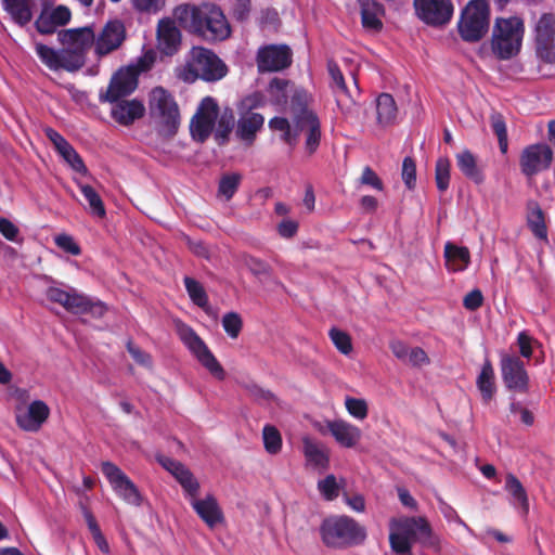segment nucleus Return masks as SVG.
Segmentation results:
<instances>
[{"label":"nucleus","instance_id":"1","mask_svg":"<svg viewBox=\"0 0 555 555\" xmlns=\"http://www.w3.org/2000/svg\"><path fill=\"white\" fill-rule=\"evenodd\" d=\"M173 16L182 27L205 41H223L231 36V26L223 11L214 3L180 4Z\"/></svg>","mask_w":555,"mask_h":555},{"label":"nucleus","instance_id":"2","mask_svg":"<svg viewBox=\"0 0 555 555\" xmlns=\"http://www.w3.org/2000/svg\"><path fill=\"white\" fill-rule=\"evenodd\" d=\"M319 531L323 544L334 550H346L361 545L367 537L365 527L346 515L324 518Z\"/></svg>","mask_w":555,"mask_h":555},{"label":"nucleus","instance_id":"3","mask_svg":"<svg viewBox=\"0 0 555 555\" xmlns=\"http://www.w3.org/2000/svg\"><path fill=\"white\" fill-rule=\"evenodd\" d=\"M524 23L520 18H496L491 49L499 60H509L517 55L521 48Z\"/></svg>","mask_w":555,"mask_h":555},{"label":"nucleus","instance_id":"4","mask_svg":"<svg viewBox=\"0 0 555 555\" xmlns=\"http://www.w3.org/2000/svg\"><path fill=\"white\" fill-rule=\"evenodd\" d=\"M490 26V7L486 0H470L461 12L457 31L465 42L480 41Z\"/></svg>","mask_w":555,"mask_h":555},{"label":"nucleus","instance_id":"5","mask_svg":"<svg viewBox=\"0 0 555 555\" xmlns=\"http://www.w3.org/2000/svg\"><path fill=\"white\" fill-rule=\"evenodd\" d=\"M176 330L179 338L196 358V360L218 380H223L227 376L224 369L210 351L206 343L198 334L186 323L176 322Z\"/></svg>","mask_w":555,"mask_h":555},{"label":"nucleus","instance_id":"6","mask_svg":"<svg viewBox=\"0 0 555 555\" xmlns=\"http://www.w3.org/2000/svg\"><path fill=\"white\" fill-rule=\"evenodd\" d=\"M186 70L192 80L199 78L205 81H217L227 75L228 67L212 51L194 47L186 63Z\"/></svg>","mask_w":555,"mask_h":555},{"label":"nucleus","instance_id":"7","mask_svg":"<svg viewBox=\"0 0 555 555\" xmlns=\"http://www.w3.org/2000/svg\"><path fill=\"white\" fill-rule=\"evenodd\" d=\"M152 114L162 117L160 134L166 138H172L180 125V113L175 98L163 87H155L150 93L149 101Z\"/></svg>","mask_w":555,"mask_h":555},{"label":"nucleus","instance_id":"8","mask_svg":"<svg viewBox=\"0 0 555 555\" xmlns=\"http://www.w3.org/2000/svg\"><path fill=\"white\" fill-rule=\"evenodd\" d=\"M389 527L390 530H397L404 534L410 541L414 540L425 547L433 548L436 552L440 551V537L433 531L425 517L391 518Z\"/></svg>","mask_w":555,"mask_h":555},{"label":"nucleus","instance_id":"9","mask_svg":"<svg viewBox=\"0 0 555 555\" xmlns=\"http://www.w3.org/2000/svg\"><path fill=\"white\" fill-rule=\"evenodd\" d=\"M46 296L50 301L61 305L74 314L92 313L102 317L106 311V307L102 302H94L87 296L69 293L59 287H49Z\"/></svg>","mask_w":555,"mask_h":555},{"label":"nucleus","instance_id":"10","mask_svg":"<svg viewBox=\"0 0 555 555\" xmlns=\"http://www.w3.org/2000/svg\"><path fill=\"white\" fill-rule=\"evenodd\" d=\"M416 16L426 25H447L454 13L452 0H413Z\"/></svg>","mask_w":555,"mask_h":555},{"label":"nucleus","instance_id":"11","mask_svg":"<svg viewBox=\"0 0 555 555\" xmlns=\"http://www.w3.org/2000/svg\"><path fill=\"white\" fill-rule=\"evenodd\" d=\"M101 470L118 496L128 504L141 505L142 495L138 487L117 465L112 462H103Z\"/></svg>","mask_w":555,"mask_h":555},{"label":"nucleus","instance_id":"12","mask_svg":"<svg viewBox=\"0 0 555 555\" xmlns=\"http://www.w3.org/2000/svg\"><path fill=\"white\" fill-rule=\"evenodd\" d=\"M218 104L212 98L207 96L201 102L190 125L192 137L197 142L204 143L210 137L218 118Z\"/></svg>","mask_w":555,"mask_h":555},{"label":"nucleus","instance_id":"13","mask_svg":"<svg viewBox=\"0 0 555 555\" xmlns=\"http://www.w3.org/2000/svg\"><path fill=\"white\" fill-rule=\"evenodd\" d=\"M127 38L126 26L118 18L109 20L105 23L101 31L95 35L94 53L99 57L108 55L118 50Z\"/></svg>","mask_w":555,"mask_h":555},{"label":"nucleus","instance_id":"14","mask_svg":"<svg viewBox=\"0 0 555 555\" xmlns=\"http://www.w3.org/2000/svg\"><path fill=\"white\" fill-rule=\"evenodd\" d=\"M535 53L546 63L555 62V15L543 14L535 26Z\"/></svg>","mask_w":555,"mask_h":555},{"label":"nucleus","instance_id":"15","mask_svg":"<svg viewBox=\"0 0 555 555\" xmlns=\"http://www.w3.org/2000/svg\"><path fill=\"white\" fill-rule=\"evenodd\" d=\"M553 160V152L547 144L537 143L528 145L520 155L519 165L521 172L532 177L547 170Z\"/></svg>","mask_w":555,"mask_h":555},{"label":"nucleus","instance_id":"16","mask_svg":"<svg viewBox=\"0 0 555 555\" xmlns=\"http://www.w3.org/2000/svg\"><path fill=\"white\" fill-rule=\"evenodd\" d=\"M502 379L506 388L519 392L528 391L529 376L524 361L515 354H503L500 361Z\"/></svg>","mask_w":555,"mask_h":555},{"label":"nucleus","instance_id":"17","mask_svg":"<svg viewBox=\"0 0 555 555\" xmlns=\"http://www.w3.org/2000/svg\"><path fill=\"white\" fill-rule=\"evenodd\" d=\"M256 61L259 73L280 72L291 66L292 51L284 44L266 46L259 49Z\"/></svg>","mask_w":555,"mask_h":555},{"label":"nucleus","instance_id":"18","mask_svg":"<svg viewBox=\"0 0 555 555\" xmlns=\"http://www.w3.org/2000/svg\"><path fill=\"white\" fill-rule=\"evenodd\" d=\"M157 460L179 482L185 498H189L191 501L193 498L198 496L201 485L193 473L183 463L168 456H159Z\"/></svg>","mask_w":555,"mask_h":555},{"label":"nucleus","instance_id":"19","mask_svg":"<svg viewBox=\"0 0 555 555\" xmlns=\"http://www.w3.org/2000/svg\"><path fill=\"white\" fill-rule=\"evenodd\" d=\"M157 460L179 482L185 498H189L191 501L193 498L198 496L201 485L193 473L183 463L168 456H159Z\"/></svg>","mask_w":555,"mask_h":555},{"label":"nucleus","instance_id":"20","mask_svg":"<svg viewBox=\"0 0 555 555\" xmlns=\"http://www.w3.org/2000/svg\"><path fill=\"white\" fill-rule=\"evenodd\" d=\"M137 87L138 77L135 76V72L128 67L119 69L113 75L106 92L100 94V101L109 103L117 102L121 98L131 94Z\"/></svg>","mask_w":555,"mask_h":555},{"label":"nucleus","instance_id":"21","mask_svg":"<svg viewBox=\"0 0 555 555\" xmlns=\"http://www.w3.org/2000/svg\"><path fill=\"white\" fill-rule=\"evenodd\" d=\"M49 415L50 409L48 404L42 400H35L29 404L26 412L17 409L15 422L22 430L36 433L46 423Z\"/></svg>","mask_w":555,"mask_h":555},{"label":"nucleus","instance_id":"22","mask_svg":"<svg viewBox=\"0 0 555 555\" xmlns=\"http://www.w3.org/2000/svg\"><path fill=\"white\" fill-rule=\"evenodd\" d=\"M295 124V133L299 132L306 134L305 149L309 155L317 152L321 142V122L315 113H305L300 116Z\"/></svg>","mask_w":555,"mask_h":555},{"label":"nucleus","instance_id":"23","mask_svg":"<svg viewBox=\"0 0 555 555\" xmlns=\"http://www.w3.org/2000/svg\"><path fill=\"white\" fill-rule=\"evenodd\" d=\"M59 40L62 44L81 51L85 55L89 49L95 48V34L92 26L62 30L59 33Z\"/></svg>","mask_w":555,"mask_h":555},{"label":"nucleus","instance_id":"24","mask_svg":"<svg viewBox=\"0 0 555 555\" xmlns=\"http://www.w3.org/2000/svg\"><path fill=\"white\" fill-rule=\"evenodd\" d=\"M72 17L70 10L65 5H57L52 11L42 10L35 22V27L42 35L55 33L60 26H65Z\"/></svg>","mask_w":555,"mask_h":555},{"label":"nucleus","instance_id":"25","mask_svg":"<svg viewBox=\"0 0 555 555\" xmlns=\"http://www.w3.org/2000/svg\"><path fill=\"white\" fill-rule=\"evenodd\" d=\"M326 427L335 441L347 449L354 448L362 438L361 429L344 420L327 421Z\"/></svg>","mask_w":555,"mask_h":555},{"label":"nucleus","instance_id":"26","mask_svg":"<svg viewBox=\"0 0 555 555\" xmlns=\"http://www.w3.org/2000/svg\"><path fill=\"white\" fill-rule=\"evenodd\" d=\"M191 506L197 516L209 527L215 528L224 521L223 512L220 508L217 499L212 494L206 495L204 499L193 498L190 501Z\"/></svg>","mask_w":555,"mask_h":555},{"label":"nucleus","instance_id":"27","mask_svg":"<svg viewBox=\"0 0 555 555\" xmlns=\"http://www.w3.org/2000/svg\"><path fill=\"white\" fill-rule=\"evenodd\" d=\"M158 48L166 55L175 54L181 44V33L171 20H162L157 26Z\"/></svg>","mask_w":555,"mask_h":555},{"label":"nucleus","instance_id":"28","mask_svg":"<svg viewBox=\"0 0 555 555\" xmlns=\"http://www.w3.org/2000/svg\"><path fill=\"white\" fill-rule=\"evenodd\" d=\"M364 29L378 33L383 29L384 5L377 0H358Z\"/></svg>","mask_w":555,"mask_h":555},{"label":"nucleus","instance_id":"29","mask_svg":"<svg viewBox=\"0 0 555 555\" xmlns=\"http://www.w3.org/2000/svg\"><path fill=\"white\" fill-rule=\"evenodd\" d=\"M115 105L112 108V117L115 121L122 126H129L134 122V120L143 117L145 113V107L143 103L139 100H118L114 102Z\"/></svg>","mask_w":555,"mask_h":555},{"label":"nucleus","instance_id":"30","mask_svg":"<svg viewBox=\"0 0 555 555\" xmlns=\"http://www.w3.org/2000/svg\"><path fill=\"white\" fill-rule=\"evenodd\" d=\"M264 117L261 114H240L237 121L236 135L251 144L257 132L263 127Z\"/></svg>","mask_w":555,"mask_h":555},{"label":"nucleus","instance_id":"31","mask_svg":"<svg viewBox=\"0 0 555 555\" xmlns=\"http://www.w3.org/2000/svg\"><path fill=\"white\" fill-rule=\"evenodd\" d=\"M33 2L34 0H2L4 11L22 27L33 20Z\"/></svg>","mask_w":555,"mask_h":555},{"label":"nucleus","instance_id":"32","mask_svg":"<svg viewBox=\"0 0 555 555\" xmlns=\"http://www.w3.org/2000/svg\"><path fill=\"white\" fill-rule=\"evenodd\" d=\"M444 258L447 267L452 271H463L470 262L469 249L465 246H457L451 242L444 245Z\"/></svg>","mask_w":555,"mask_h":555},{"label":"nucleus","instance_id":"33","mask_svg":"<svg viewBox=\"0 0 555 555\" xmlns=\"http://www.w3.org/2000/svg\"><path fill=\"white\" fill-rule=\"evenodd\" d=\"M455 157L459 169L466 178L477 184L485 181L483 172L477 165V158L469 150H463Z\"/></svg>","mask_w":555,"mask_h":555},{"label":"nucleus","instance_id":"34","mask_svg":"<svg viewBox=\"0 0 555 555\" xmlns=\"http://www.w3.org/2000/svg\"><path fill=\"white\" fill-rule=\"evenodd\" d=\"M527 224L532 234L539 240H547V228L545 224L544 212L535 201H529L527 204Z\"/></svg>","mask_w":555,"mask_h":555},{"label":"nucleus","instance_id":"35","mask_svg":"<svg viewBox=\"0 0 555 555\" xmlns=\"http://www.w3.org/2000/svg\"><path fill=\"white\" fill-rule=\"evenodd\" d=\"M294 86L295 83L289 79L280 77L272 78L267 87V92L270 96L271 103L279 106H285Z\"/></svg>","mask_w":555,"mask_h":555},{"label":"nucleus","instance_id":"36","mask_svg":"<svg viewBox=\"0 0 555 555\" xmlns=\"http://www.w3.org/2000/svg\"><path fill=\"white\" fill-rule=\"evenodd\" d=\"M494 370L492 363L489 359L482 364L481 371L477 377L476 384L481 393L482 400L487 403L489 402L496 390L494 383Z\"/></svg>","mask_w":555,"mask_h":555},{"label":"nucleus","instance_id":"37","mask_svg":"<svg viewBox=\"0 0 555 555\" xmlns=\"http://www.w3.org/2000/svg\"><path fill=\"white\" fill-rule=\"evenodd\" d=\"M395 99L389 93H382L376 99V118L380 126H388L393 122L397 116Z\"/></svg>","mask_w":555,"mask_h":555},{"label":"nucleus","instance_id":"38","mask_svg":"<svg viewBox=\"0 0 555 555\" xmlns=\"http://www.w3.org/2000/svg\"><path fill=\"white\" fill-rule=\"evenodd\" d=\"M306 460L315 467L327 469L330 465L328 454L309 437L302 439Z\"/></svg>","mask_w":555,"mask_h":555},{"label":"nucleus","instance_id":"39","mask_svg":"<svg viewBox=\"0 0 555 555\" xmlns=\"http://www.w3.org/2000/svg\"><path fill=\"white\" fill-rule=\"evenodd\" d=\"M86 63V55L81 51H77L69 47L60 51L59 69H65L67 72H77Z\"/></svg>","mask_w":555,"mask_h":555},{"label":"nucleus","instance_id":"40","mask_svg":"<svg viewBox=\"0 0 555 555\" xmlns=\"http://www.w3.org/2000/svg\"><path fill=\"white\" fill-rule=\"evenodd\" d=\"M505 490L518 502L524 514L529 512V500L520 480L514 474H507L505 478Z\"/></svg>","mask_w":555,"mask_h":555},{"label":"nucleus","instance_id":"41","mask_svg":"<svg viewBox=\"0 0 555 555\" xmlns=\"http://www.w3.org/2000/svg\"><path fill=\"white\" fill-rule=\"evenodd\" d=\"M241 261L249 272L260 281L269 279L272 274L271 266L257 257L243 254L241 256Z\"/></svg>","mask_w":555,"mask_h":555},{"label":"nucleus","instance_id":"42","mask_svg":"<svg viewBox=\"0 0 555 555\" xmlns=\"http://www.w3.org/2000/svg\"><path fill=\"white\" fill-rule=\"evenodd\" d=\"M490 126L493 133L498 138L499 149L502 154H506L508 150V137L506 122L501 113L493 112L490 115Z\"/></svg>","mask_w":555,"mask_h":555},{"label":"nucleus","instance_id":"43","mask_svg":"<svg viewBox=\"0 0 555 555\" xmlns=\"http://www.w3.org/2000/svg\"><path fill=\"white\" fill-rule=\"evenodd\" d=\"M185 289L189 297L197 307L205 309L208 307V296L203 285L193 278L185 276L183 279Z\"/></svg>","mask_w":555,"mask_h":555},{"label":"nucleus","instance_id":"44","mask_svg":"<svg viewBox=\"0 0 555 555\" xmlns=\"http://www.w3.org/2000/svg\"><path fill=\"white\" fill-rule=\"evenodd\" d=\"M234 125V115L231 109L224 111L218 118L215 131V140L218 145H224L229 141V135Z\"/></svg>","mask_w":555,"mask_h":555},{"label":"nucleus","instance_id":"45","mask_svg":"<svg viewBox=\"0 0 555 555\" xmlns=\"http://www.w3.org/2000/svg\"><path fill=\"white\" fill-rule=\"evenodd\" d=\"M243 176L238 172L224 173L219 181L218 193L227 201L231 199L240 188Z\"/></svg>","mask_w":555,"mask_h":555},{"label":"nucleus","instance_id":"46","mask_svg":"<svg viewBox=\"0 0 555 555\" xmlns=\"http://www.w3.org/2000/svg\"><path fill=\"white\" fill-rule=\"evenodd\" d=\"M289 98L291 111L294 115V121H296L300 116H304L305 113H313L308 108V94L304 89H299L294 86Z\"/></svg>","mask_w":555,"mask_h":555},{"label":"nucleus","instance_id":"47","mask_svg":"<svg viewBox=\"0 0 555 555\" xmlns=\"http://www.w3.org/2000/svg\"><path fill=\"white\" fill-rule=\"evenodd\" d=\"M79 189L87 199L92 215L104 218L106 215L104 203L99 193L89 184H79Z\"/></svg>","mask_w":555,"mask_h":555},{"label":"nucleus","instance_id":"48","mask_svg":"<svg viewBox=\"0 0 555 555\" xmlns=\"http://www.w3.org/2000/svg\"><path fill=\"white\" fill-rule=\"evenodd\" d=\"M264 450L272 455L278 454L282 449V436L273 425H266L262 429Z\"/></svg>","mask_w":555,"mask_h":555},{"label":"nucleus","instance_id":"49","mask_svg":"<svg viewBox=\"0 0 555 555\" xmlns=\"http://www.w3.org/2000/svg\"><path fill=\"white\" fill-rule=\"evenodd\" d=\"M450 169H451V164H450L449 158L440 157L437 159L436 167H435V180H436L437 189L440 192H446L449 189Z\"/></svg>","mask_w":555,"mask_h":555},{"label":"nucleus","instance_id":"50","mask_svg":"<svg viewBox=\"0 0 555 555\" xmlns=\"http://www.w3.org/2000/svg\"><path fill=\"white\" fill-rule=\"evenodd\" d=\"M269 127L271 130L281 131L282 140L289 144L295 145L297 143L298 134L295 130L292 131L289 121L285 117H273L269 120Z\"/></svg>","mask_w":555,"mask_h":555},{"label":"nucleus","instance_id":"51","mask_svg":"<svg viewBox=\"0 0 555 555\" xmlns=\"http://www.w3.org/2000/svg\"><path fill=\"white\" fill-rule=\"evenodd\" d=\"M59 154L62 158L70 166V168L83 176L88 173V168L81 158V156L77 153L74 146L68 143L64 149H62Z\"/></svg>","mask_w":555,"mask_h":555},{"label":"nucleus","instance_id":"52","mask_svg":"<svg viewBox=\"0 0 555 555\" xmlns=\"http://www.w3.org/2000/svg\"><path fill=\"white\" fill-rule=\"evenodd\" d=\"M328 337L340 353L349 356L352 352L351 336L347 332L332 327L328 331Z\"/></svg>","mask_w":555,"mask_h":555},{"label":"nucleus","instance_id":"53","mask_svg":"<svg viewBox=\"0 0 555 555\" xmlns=\"http://www.w3.org/2000/svg\"><path fill=\"white\" fill-rule=\"evenodd\" d=\"M266 96L260 91H255L244 96L237 104L238 114H255L253 109L264 106Z\"/></svg>","mask_w":555,"mask_h":555},{"label":"nucleus","instance_id":"54","mask_svg":"<svg viewBox=\"0 0 555 555\" xmlns=\"http://www.w3.org/2000/svg\"><path fill=\"white\" fill-rule=\"evenodd\" d=\"M222 327L229 337L235 339L242 332L243 320L237 312H228L222 318Z\"/></svg>","mask_w":555,"mask_h":555},{"label":"nucleus","instance_id":"55","mask_svg":"<svg viewBox=\"0 0 555 555\" xmlns=\"http://www.w3.org/2000/svg\"><path fill=\"white\" fill-rule=\"evenodd\" d=\"M36 53L47 67L53 70L59 69L60 51H55L43 43H37Z\"/></svg>","mask_w":555,"mask_h":555},{"label":"nucleus","instance_id":"56","mask_svg":"<svg viewBox=\"0 0 555 555\" xmlns=\"http://www.w3.org/2000/svg\"><path fill=\"white\" fill-rule=\"evenodd\" d=\"M389 544L397 554L405 555L411 553L412 542L397 530H390Z\"/></svg>","mask_w":555,"mask_h":555},{"label":"nucleus","instance_id":"57","mask_svg":"<svg viewBox=\"0 0 555 555\" xmlns=\"http://www.w3.org/2000/svg\"><path fill=\"white\" fill-rule=\"evenodd\" d=\"M345 406L348 413L358 420H364L369 414V406L364 399L347 397Z\"/></svg>","mask_w":555,"mask_h":555},{"label":"nucleus","instance_id":"58","mask_svg":"<svg viewBox=\"0 0 555 555\" xmlns=\"http://www.w3.org/2000/svg\"><path fill=\"white\" fill-rule=\"evenodd\" d=\"M133 10L138 13L157 14L166 4V0H130Z\"/></svg>","mask_w":555,"mask_h":555},{"label":"nucleus","instance_id":"59","mask_svg":"<svg viewBox=\"0 0 555 555\" xmlns=\"http://www.w3.org/2000/svg\"><path fill=\"white\" fill-rule=\"evenodd\" d=\"M244 388L247 391L248 396L258 403H270L276 401V397L274 396L273 392H271L268 389L261 388L257 384H246Z\"/></svg>","mask_w":555,"mask_h":555},{"label":"nucleus","instance_id":"60","mask_svg":"<svg viewBox=\"0 0 555 555\" xmlns=\"http://www.w3.org/2000/svg\"><path fill=\"white\" fill-rule=\"evenodd\" d=\"M318 489L327 501L336 499L339 494V488L334 475H327L324 479L320 480Z\"/></svg>","mask_w":555,"mask_h":555},{"label":"nucleus","instance_id":"61","mask_svg":"<svg viewBox=\"0 0 555 555\" xmlns=\"http://www.w3.org/2000/svg\"><path fill=\"white\" fill-rule=\"evenodd\" d=\"M401 176L405 186L413 190L416 185V164L412 157H404Z\"/></svg>","mask_w":555,"mask_h":555},{"label":"nucleus","instance_id":"62","mask_svg":"<svg viewBox=\"0 0 555 555\" xmlns=\"http://www.w3.org/2000/svg\"><path fill=\"white\" fill-rule=\"evenodd\" d=\"M55 245L72 256H79L81 254L80 246L75 242L74 237L69 234L62 233L54 237Z\"/></svg>","mask_w":555,"mask_h":555},{"label":"nucleus","instance_id":"63","mask_svg":"<svg viewBox=\"0 0 555 555\" xmlns=\"http://www.w3.org/2000/svg\"><path fill=\"white\" fill-rule=\"evenodd\" d=\"M156 61L155 53L150 50L145 52L141 57L138 59L137 63L132 66H129V69L135 72V76L138 77L141 73L150 70Z\"/></svg>","mask_w":555,"mask_h":555},{"label":"nucleus","instance_id":"64","mask_svg":"<svg viewBox=\"0 0 555 555\" xmlns=\"http://www.w3.org/2000/svg\"><path fill=\"white\" fill-rule=\"evenodd\" d=\"M328 74L333 81V87L337 88L343 93H347L348 89L345 82L344 75L339 68V66L334 61H328L327 63Z\"/></svg>","mask_w":555,"mask_h":555}]
</instances>
